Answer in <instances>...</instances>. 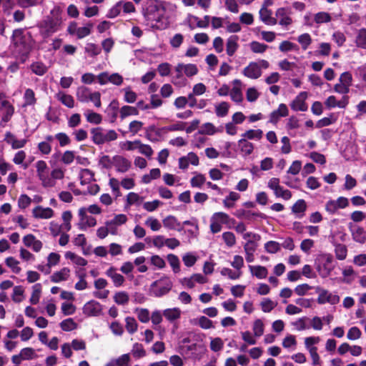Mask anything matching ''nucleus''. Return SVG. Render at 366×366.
<instances>
[{
  "label": "nucleus",
  "mask_w": 366,
  "mask_h": 366,
  "mask_svg": "<svg viewBox=\"0 0 366 366\" xmlns=\"http://www.w3.org/2000/svg\"><path fill=\"white\" fill-rule=\"evenodd\" d=\"M63 24V11L55 5L49 14L39 24V32L44 39L48 38L60 31Z\"/></svg>",
  "instance_id": "obj_2"
},
{
  "label": "nucleus",
  "mask_w": 366,
  "mask_h": 366,
  "mask_svg": "<svg viewBox=\"0 0 366 366\" xmlns=\"http://www.w3.org/2000/svg\"><path fill=\"white\" fill-rule=\"evenodd\" d=\"M268 45L260 43L257 41H253L249 44V49L253 53L263 54L268 49Z\"/></svg>",
  "instance_id": "obj_62"
},
{
  "label": "nucleus",
  "mask_w": 366,
  "mask_h": 366,
  "mask_svg": "<svg viewBox=\"0 0 366 366\" xmlns=\"http://www.w3.org/2000/svg\"><path fill=\"white\" fill-rule=\"evenodd\" d=\"M92 27L93 24L92 23H88L84 26L79 27L77 23L73 21L68 26L67 31L69 34L81 39L91 34Z\"/></svg>",
  "instance_id": "obj_12"
},
{
  "label": "nucleus",
  "mask_w": 366,
  "mask_h": 366,
  "mask_svg": "<svg viewBox=\"0 0 366 366\" xmlns=\"http://www.w3.org/2000/svg\"><path fill=\"white\" fill-rule=\"evenodd\" d=\"M222 132V128L216 127L213 124L210 122H207L202 124L199 130V133L200 134H206L210 136L214 135L217 133H220Z\"/></svg>",
  "instance_id": "obj_36"
},
{
  "label": "nucleus",
  "mask_w": 366,
  "mask_h": 366,
  "mask_svg": "<svg viewBox=\"0 0 366 366\" xmlns=\"http://www.w3.org/2000/svg\"><path fill=\"white\" fill-rule=\"evenodd\" d=\"M1 119L0 121V127H4L6 124L10 121L14 113V106L7 100L6 102H3V105L1 107Z\"/></svg>",
  "instance_id": "obj_19"
},
{
  "label": "nucleus",
  "mask_w": 366,
  "mask_h": 366,
  "mask_svg": "<svg viewBox=\"0 0 366 366\" xmlns=\"http://www.w3.org/2000/svg\"><path fill=\"white\" fill-rule=\"evenodd\" d=\"M30 69L32 72L38 76H43L46 73L48 67L42 62L36 61L31 64Z\"/></svg>",
  "instance_id": "obj_55"
},
{
  "label": "nucleus",
  "mask_w": 366,
  "mask_h": 366,
  "mask_svg": "<svg viewBox=\"0 0 366 366\" xmlns=\"http://www.w3.org/2000/svg\"><path fill=\"white\" fill-rule=\"evenodd\" d=\"M56 97L66 107L73 108L74 107V99L72 96L67 94L64 92H59L56 94Z\"/></svg>",
  "instance_id": "obj_40"
},
{
  "label": "nucleus",
  "mask_w": 366,
  "mask_h": 366,
  "mask_svg": "<svg viewBox=\"0 0 366 366\" xmlns=\"http://www.w3.org/2000/svg\"><path fill=\"white\" fill-rule=\"evenodd\" d=\"M352 239L360 244H364L366 242V231L360 226L350 227Z\"/></svg>",
  "instance_id": "obj_32"
},
{
  "label": "nucleus",
  "mask_w": 366,
  "mask_h": 366,
  "mask_svg": "<svg viewBox=\"0 0 366 366\" xmlns=\"http://www.w3.org/2000/svg\"><path fill=\"white\" fill-rule=\"evenodd\" d=\"M86 207H81L78 211L79 220L76 226L80 230H86L89 227H93L97 224L96 219L87 214Z\"/></svg>",
  "instance_id": "obj_13"
},
{
  "label": "nucleus",
  "mask_w": 366,
  "mask_h": 366,
  "mask_svg": "<svg viewBox=\"0 0 366 366\" xmlns=\"http://www.w3.org/2000/svg\"><path fill=\"white\" fill-rule=\"evenodd\" d=\"M119 103L114 100L108 106L106 113L109 118L110 122H114L118 115Z\"/></svg>",
  "instance_id": "obj_41"
},
{
  "label": "nucleus",
  "mask_w": 366,
  "mask_h": 366,
  "mask_svg": "<svg viewBox=\"0 0 366 366\" xmlns=\"http://www.w3.org/2000/svg\"><path fill=\"white\" fill-rule=\"evenodd\" d=\"M308 94L306 92H301L295 99L290 103L291 109L295 112H305L308 109L306 99Z\"/></svg>",
  "instance_id": "obj_18"
},
{
  "label": "nucleus",
  "mask_w": 366,
  "mask_h": 366,
  "mask_svg": "<svg viewBox=\"0 0 366 366\" xmlns=\"http://www.w3.org/2000/svg\"><path fill=\"white\" fill-rule=\"evenodd\" d=\"M84 115L89 123L94 124H99L102 121V117L101 114L93 112L91 109H86Z\"/></svg>",
  "instance_id": "obj_43"
},
{
  "label": "nucleus",
  "mask_w": 366,
  "mask_h": 366,
  "mask_svg": "<svg viewBox=\"0 0 366 366\" xmlns=\"http://www.w3.org/2000/svg\"><path fill=\"white\" fill-rule=\"evenodd\" d=\"M235 146V144L231 142H225L223 145L220 147L221 156L224 157H232L234 153L232 152V147Z\"/></svg>",
  "instance_id": "obj_59"
},
{
  "label": "nucleus",
  "mask_w": 366,
  "mask_h": 366,
  "mask_svg": "<svg viewBox=\"0 0 366 366\" xmlns=\"http://www.w3.org/2000/svg\"><path fill=\"white\" fill-rule=\"evenodd\" d=\"M5 264L9 267L14 274H19L21 268L19 267V262L13 257H9L5 259Z\"/></svg>",
  "instance_id": "obj_56"
},
{
  "label": "nucleus",
  "mask_w": 366,
  "mask_h": 366,
  "mask_svg": "<svg viewBox=\"0 0 366 366\" xmlns=\"http://www.w3.org/2000/svg\"><path fill=\"white\" fill-rule=\"evenodd\" d=\"M343 282L347 284L351 283L355 279V271L351 266H347L342 269Z\"/></svg>",
  "instance_id": "obj_61"
},
{
  "label": "nucleus",
  "mask_w": 366,
  "mask_h": 366,
  "mask_svg": "<svg viewBox=\"0 0 366 366\" xmlns=\"http://www.w3.org/2000/svg\"><path fill=\"white\" fill-rule=\"evenodd\" d=\"M113 162L116 171L119 173H126L132 167V162L122 155H114Z\"/></svg>",
  "instance_id": "obj_20"
},
{
  "label": "nucleus",
  "mask_w": 366,
  "mask_h": 366,
  "mask_svg": "<svg viewBox=\"0 0 366 366\" xmlns=\"http://www.w3.org/2000/svg\"><path fill=\"white\" fill-rule=\"evenodd\" d=\"M22 240L26 247L31 248L35 252H39L42 249V242L37 239L34 234L25 235Z\"/></svg>",
  "instance_id": "obj_25"
},
{
  "label": "nucleus",
  "mask_w": 366,
  "mask_h": 366,
  "mask_svg": "<svg viewBox=\"0 0 366 366\" xmlns=\"http://www.w3.org/2000/svg\"><path fill=\"white\" fill-rule=\"evenodd\" d=\"M282 347L288 350L293 351L296 349L297 342L296 337L293 335L288 334L282 340Z\"/></svg>",
  "instance_id": "obj_42"
},
{
  "label": "nucleus",
  "mask_w": 366,
  "mask_h": 366,
  "mask_svg": "<svg viewBox=\"0 0 366 366\" xmlns=\"http://www.w3.org/2000/svg\"><path fill=\"white\" fill-rule=\"evenodd\" d=\"M259 15L260 20L267 25L274 26L277 24V20L272 17V10L265 6H262L259 11Z\"/></svg>",
  "instance_id": "obj_28"
},
{
  "label": "nucleus",
  "mask_w": 366,
  "mask_h": 366,
  "mask_svg": "<svg viewBox=\"0 0 366 366\" xmlns=\"http://www.w3.org/2000/svg\"><path fill=\"white\" fill-rule=\"evenodd\" d=\"M349 205V199L340 197L337 199H330L325 205V211L330 214H335L340 209H345Z\"/></svg>",
  "instance_id": "obj_14"
},
{
  "label": "nucleus",
  "mask_w": 366,
  "mask_h": 366,
  "mask_svg": "<svg viewBox=\"0 0 366 366\" xmlns=\"http://www.w3.org/2000/svg\"><path fill=\"white\" fill-rule=\"evenodd\" d=\"M233 84H234V86L230 90L229 95H230L231 99L233 102H234L237 104H239L243 100V95H242V89H241V81L238 79H235L233 81Z\"/></svg>",
  "instance_id": "obj_33"
},
{
  "label": "nucleus",
  "mask_w": 366,
  "mask_h": 366,
  "mask_svg": "<svg viewBox=\"0 0 366 366\" xmlns=\"http://www.w3.org/2000/svg\"><path fill=\"white\" fill-rule=\"evenodd\" d=\"M54 214L52 209L41 206H37L32 210V214L36 219H50L54 216Z\"/></svg>",
  "instance_id": "obj_30"
},
{
  "label": "nucleus",
  "mask_w": 366,
  "mask_h": 366,
  "mask_svg": "<svg viewBox=\"0 0 366 366\" xmlns=\"http://www.w3.org/2000/svg\"><path fill=\"white\" fill-rule=\"evenodd\" d=\"M307 209V204L304 199L297 200L292 207V212L297 214V217H302L304 212Z\"/></svg>",
  "instance_id": "obj_54"
},
{
  "label": "nucleus",
  "mask_w": 366,
  "mask_h": 366,
  "mask_svg": "<svg viewBox=\"0 0 366 366\" xmlns=\"http://www.w3.org/2000/svg\"><path fill=\"white\" fill-rule=\"evenodd\" d=\"M79 177L81 184L84 185L94 179V173L89 169H82L79 172Z\"/></svg>",
  "instance_id": "obj_53"
},
{
  "label": "nucleus",
  "mask_w": 366,
  "mask_h": 366,
  "mask_svg": "<svg viewBox=\"0 0 366 366\" xmlns=\"http://www.w3.org/2000/svg\"><path fill=\"white\" fill-rule=\"evenodd\" d=\"M65 258L70 259L74 264L78 266H85L87 264V261L84 258L70 251L65 253Z\"/></svg>",
  "instance_id": "obj_50"
},
{
  "label": "nucleus",
  "mask_w": 366,
  "mask_h": 366,
  "mask_svg": "<svg viewBox=\"0 0 366 366\" xmlns=\"http://www.w3.org/2000/svg\"><path fill=\"white\" fill-rule=\"evenodd\" d=\"M42 287L40 283H36L32 286V292L29 301L32 305H36L40 300Z\"/></svg>",
  "instance_id": "obj_48"
},
{
  "label": "nucleus",
  "mask_w": 366,
  "mask_h": 366,
  "mask_svg": "<svg viewBox=\"0 0 366 366\" xmlns=\"http://www.w3.org/2000/svg\"><path fill=\"white\" fill-rule=\"evenodd\" d=\"M355 43L358 47L366 49V29H361L358 31Z\"/></svg>",
  "instance_id": "obj_64"
},
{
  "label": "nucleus",
  "mask_w": 366,
  "mask_h": 366,
  "mask_svg": "<svg viewBox=\"0 0 366 366\" xmlns=\"http://www.w3.org/2000/svg\"><path fill=\"white\" fill-rule=\"evenodd\" d=\"M163 316L169 322H174L180 318L182 311L179 307L168 308L162 312Z\"/></svg>",
  "instance_id": "obj_39"
},
{
  "label": "nucleus",
  "mask_w": 366,
  "mask_h": 366,
  "mask_svg": "<svg viewBox=\"0 0 366 366\" xmlns=\"http://www.w3.org/2000/svg\"><path fill=\"white\" fill-rule=\"evenodd\" d=\"M22 107H34L36 104L35 93L31 89H26L23 95Z\"/></svg>",
  "instance_id": "obj_35"
},
{
  "label": "nucleus",
  "mask_w": 366,
  "mask_h": 366,
  "mask_svg": "<svg viewBox=\"0 0 366 366\" xmlns=\"http://www.w3.org/2000/svg\"><path fill=\"white\" fill-rule=\"evenodd\" d=\"M105 274L112 280L114 287H122L125 281L124 277L121 274L118 273L117 269L114 267H110L106 271Z\"/></svg>",
  "instance_id": "obj_27"
},
{
  "label": "nucleus",
  "mask_w": 366,
  "mask_h": 366,
  "mask_svg": "<svg viewBox=\"0 0 366 366\" xmlns=\"http://www.w3.org/2000/svg\"><path fill=\"white\" fill-rule=\"evenodd\" d=\"M331 15L325 11H320L315 14L314 21L317 24L328 23L331 21Z\"/></svg>",
  "instance_id": "obj_63"
},
{
  "label": "nucleus",
  "mask_w": 366,
  "mask_h": 366,
  "mask_svg": "<svg viewBox=\"0 0 366 366\" xmlns=\"http://www.w3.org/2000/svg\"><path fill=\"white\" fill-rule=\"evenodd\" d=\"M77 99L84 103L92 102L94 105L99 108L101 103V94L99 92H92L89 88L80 86L76 91Z\"/></svg>",
  "instance_id": "obj_8"
},
{
  "label": "nucleus",
  "mask_w": 366,
  "mask_h": 366,
  "mask_svg": "<svg viewBox=\"0 0 366 366\" xmlns=\"http://www.w3.org/2000/svg\"><path fill=\"white\" fill-rule=\"evenodd\" d=\"M91 135L93 142L97 145H102L118 138V134L115 130H106L102 127L93 128L91 130Z\"/></svg>",
  "instance_id": "obj_5"
},
{
  "label": "nucleus",
  "mask_w": 366,
  "mask_h": 366,
  "mask_svg": "<svg viewBox=\"0 0 366 366\" xmlns=\"http://www.w3.org/2000/svg\"><path fill=\"white\" fill-rule=\"evenodd\" d=\"M198 71L197 66L194 64L179 63L174 68L172 82L179 87L184 86L187 84L185 76L191 78L197 74Z\"/></svg>",
  "instance_id": "obj_3"
},
{
  "label": "nucleus",
  "mask_w": 366,
  "mask_h": 366,
  "mask_svg": "<svg viewBox=\"0 0 366 366\" xmlns=\"http://www.w3.org/2000/svg\"><path fill=\"white\" fill-rule=\"evenodd\" d=\"M145 20L151 27L163 30L168 27L169 22L166 16V9L161 2L152 1L143 12Z\"/></svg>",
  "instance_id": "obj_1"
},
{
  "label": "nucleus",
  "mask_w": 366,
  "mask_h": 366,
  "mask_svg": "<svg viewBox=\"0 0 366 366\" xmlns=\"http://www.w3.org/2000/svg\"><path fill=\"white\" fill-rule=\"evenodd\" d=\"M173 283L167 276H163L154 281L150 285V293L152 295L160 297L167 295L172 288Z\"/></svg>",
  "instance_id": "obj_7"
},
{
  "label": "nucleus",
  "mask_w": 366,
  "mask_h": 366,
  "mask_svg": "<svg viewBox=\"0 0 366 366\" xmlns=\"http://www.w3.org/2000/svg\"><path fill=\"white\" fill-rule=\"evenodd\" d=\"M316 292L318 294L317 301L320 305H337L340 302V298L335 292H331L320 287L316 288Z\"/></svg>",
  "instance_id": "obj_11"
},
{
  "label": "nucleus",
  "mask_w": 366,
  "mask_h": 366,
  "mask_svg": "<svg viewBox=\"0 0 366 366\" xmlns=\"http://www.w3.org/2000/svg\"><path fill=\"white\" fill-rule=\"evenodd\" d=\"M71 270L68 267H63L60 270L54 272L50 277L51 281L54 283H59L69 280Z\"/></svg>",
  "instance_id": "obj_31"
},
{
  "label": "nucleus",
  "mask_w": 366,
  "mask_h": 366,
  "mask_svg": "<svg viewBox=\"0 0 366 366\" xmlns=\"http://www.w3.org/2000/svg\"><path fill=\"white\" fill-rule=\"evenodd\" d=\"M289 111L287 107L285 104H280L277 109L273 111L269 115V122L277 124L281 117L288 116Z\"/></svg>",
  "instance_id": "obj_29"
},
{
  "label": "nucleus",
  "mask_w": 366,
  "mask_h": 366,
  "mask_svg": "<svg viewBox=\"0 0 366 366\" xmlns=\"http://www.w3.org/2000/svg\"><path fill=\"white\" fill-rule=\"evenodd\" d=\"M208 279L200 273H194L190 277L179 279V282L185 288L193 289L196 284L203 285L207 283Z\"/></svg>",
  "instance_id": "obj_15"
},
{
  "label": "nucleus",
  "mask_w": 366,
  "mask_h": 366,
  "mask_svg": "<svg viewBox=\"0 0 366 366\" xmlns=\"http://www.w3.org/2000/svg\"><path fill=\"white\" fill-rule=\"evenodd\" d=\"M240 199V194L236 192L230 191L228 195L223 199V205L226 209H232L235 206V202Z\"/></svg>",
  "instance_id": "obj_37"
},
{
  "label": "nucleus",
  "mask_w": 366,
  "mask_h": 366,
  "mask_svg": "<svg viewBox=\"0 0 366 366\" xmlns=\"http://www.w3.org/2000/svg\"><path fill=\"white\" fill-rule=\"evenodd\" d=\"M20 353L24 360H31L38 357L35 350L32 347H24L20 350Z\"/></svg>",
  "instance_id": "obj_57"
},
{
  "label": "nucleus",
  "mask_w": 366,
  "mask_h": 366,
  "mask_svg": "<svg viewBox=\"0 0 366 366\" xmlns=\"http://www.w3.org/2000/svg\"><path fill=\"white\" fill-rule=\"evenodd\" d=\"M82 310L86 317H97L102 312V305L97 301L90 300L84 305Z\"/></svg>",
  "instance_id": "obj_17"
},
{
  "label": "nucleus",
  "mask_w": 366,
  "mask_h": 366,
  "mask_svg": "<svg viewBox=\"0 0 366 366\" xmlns=\"http://www.w3.org/2000/svg\"><path fill=\"white\" fill-rule=\"evenodd\" d=\"M291 9L288 7H280L275 11L277 24L282 27H287L292 24V19L290 16Z\"/></svg>",
  "instance_id": "obj_16"
},
{
  "label": "nucleus",
  "mask_w": 366,
  "mask_h": 366,
  "mask_svg": "<svg viewBox=\"0 0 366 366\" xmlns=\"http://www.w3.org/2000/svg\"><path fill=\"white\" fill-rule=\"evenodd\" d=\"M237 40L238 37L237 36H231L227 41V54L230 56L234 55L238 48Z\"/></svg>",
  "instance_id": "obj_44"
},
{
  "label": "nucleus",
  "mask_w": 366,
  "mask_h": 366,
  "mask_svg": "<svg viewBox=\"0 0 366 366\" xmlns=\"http://www.w3.org/2000/svg\"><path fill=\"white\" fill-rule=\"evenodd\" d=\"M247 141L255 140L259 141L263 137V131L262 129H248L242 133L240 136Z\"/></svg>",
  "instance_id": "obj_38"
},
{
  "label": "nucleus",
  "mask_w": 366,
  "mask_h": 366,
  "mask_svg": "<svg viewBox=\"0 0 366 366\" xmlns=\"http://www.w3.org/2000/svg\"><path fill=\"white\" fill-rule=\"evenodd\" d=\"M232 219L225 212H214L210 218V231L212 234L219 232L222 229L223 224H229Z\"/></svg>",
  "instance_id": "obj_10"
},
{
  "label": "nucleus",
  "mask_w": 366,
  "mask_h": 366,
  "mask_svg": "<svg viewBox=\"0 0 366 366\" xmlns=\"http://www.w3.org/2000/svg\"><path fill=\"white\" fill-rule=\"evenodd\" d=\"M349 104V97L343 96L339 101L337 100L335 96H330L327 98L325 102L326 107L329 109L338 107L340 109H345Z\"/></svg>",
  "instance_id": "obj_22"
},
{
  "label": "nucleus",
  "mask_w": 366,
  "mask_h": 366,
  "mask_svg": "<svg viewBox=\"0 0 366 366\" xmlns=\"http://www.w3.org/2000/svg\"><path fill=\"white\" fill-rule=\"evenodd\" d=\"M145 225L153 232H158L162 228V223L159 219L153 217H149L144 222Z\"/></svg>",
  "instance_id": "obj_58"
},
{
  "label": "nucleus",
  "mask_w": 366,
  "mask_h": 366,
  "mask_svg": "<svg viewBox=\"0 0 366 366\" xmlns=\"http://www.w3.org/2000/svg\"><path fill=\"white\" fill-rule=\"evenodd\" d=\"M242 73L245 76L249 79H256L261 76L262 70L257 62H250L248 66L244 69Z\"/></svg>",
  "instance_id": "obj_24"
},
{
  "label": "nucleus",
  "mask_w": 366,
  "mask_h": 366,
  "mask_svg": "<svg viewBox=\"0 0 366 366\" xmlns=\"http://www.w3.org/2000/svg\"><path fill=\"white\" fill-rule=\"evenodd\" d=\"M35 168L36 176L41 183V185L44 188L54 187V182L51 177V171L44 160H38L35 163Z\"/></svg>",
  "instance_id": "obj_6"
},
{
  "label": "nucleus",
  "mask_w": 366,
  "mask_h": 366,
  "mask_svg": "<svg viewBox=\"0 0 366 366\" xmlns=\"http://www.w3.org/2000/svg\"><path fill=\"white\" fill-rule=\"evenodd\" d=\"M12 42L16 47V52L25 54L31 48V36L29 33L23 29H16L13 32Z\"/></svg>",
  "instance_id": "obj_4"
},
{
  "label": "nucleus",
  "mask_w": 366,
  "mask_h": 366,
  "mask_svg": "<svg viewBox=\"0 0 366 366\" xmlns=\"http://www.w3.org/2000/svg\"><path fill=\"white\" fill-rule=\"evenodd\" d=\"M163 225L168 229L181 232L183 230V226L181 222L173 215H169L162 220Z\"/></svg>",
  "instance_id": "obj_26"
},
{
  "label": "nucleus",
  "mask_w": 366,
  "mask_h": 366,
  "mask_svg": "<svg viewBox=\"0 0 366 366\" xmlns=\"http://www.w3.org/2000/svg\"><path fill=\"white\" fill-rule=\"evenodd\" d=\"M125 327L129 334H134L138 330V323L134 317H127L125 318Z\"/></svg>",
  "instance_id": "obj_60"
},
{
  "label": "nucleus",
  "mask_w": 366,
  "mask_h": 366,
  "mask_svg": "<svg viewBox=\"0 0 366 366\" xmlns=\"http://www.w3.org/2000/svg\"><path fill=\"white\" fill-rule=\"evenodd\" d=\"M251 274L259 280L265 279L268 274L267 269L261 265H249Z\"/></svg>",
  "instance_id": "obj_34"
},
{
  "label": "nucleus",
  "mask_w": 366,
  "mask_h": 366,
  "mask_svg": "<svg viewBox=\"0 0 366 366\" xmlns=\"http://www.w3.org/2000/svg\"><path fill=\"white\" fill-rule=\"evenodd\" d=\"M237 145L239 154L244 158L250 156L254 150V144L242 137L237 141Z\"/></svg>",
  "instance_id": "obj_21"
},
{
  "label": "nucleus",
  "mask_w": 366,
  "mask_h": 366,
  "mask_svg": "<svg viewBox=\"0 0 366 366\" xmlns=\"http://www.w3.org/2000/svg\"><path fill=\"white\" fill-rule=\"evenodd\" d=\"M229 104L226 102H222L214 105V112L218 117H224L228 114Z\"/></svg>",
  "instance_id": "obj_47"
},
{
  "label": "nucleus",
  "mask_w": 366,
  "mask_h": 366,
  "mask_svg": "<svg viewBox=\"0 0 366 366\" xmlns=\"http://www.w3.org/2000/svg\"><path fill=\"white\" fill-rule=\"evenodd\" d=\"M334 259L330 254H322L320 255L317 260V269L320 274L323 277H327L334 269Z\"/></svg>",
  "instance_id": "obj_9"
},
{
  "label": "nucleus",
  "mask_w": 366,
  "mask_h": 366,
  "mask_svg": "<svg viewBox=\"0 0 366 366\" xmlns=\"http://www.w3.org/2000/svg\"><path fill=\"white\" fill-rule=\"evenodd\" d=\"M113 299L116 304L119 305H126L129 301V295L125 291H119L114 295Z\"/></svg>",
  "instance_id": "obj_49"
},
{
  "label": "nucleus",
  "mask_w": 366,
  "mask_h": 366,
  "mask_svg": "<svg viewBox=\"0 0 366 366\" xmlns=\"http://www.w3.org/2000/svg\"><path fill=\"white\" fill-rule=\"evenodd\" d=\"M101 48L94 43H86L84 46V52L90 57H95L101 53Z\"/></svg>",
  "instance_id": "obj_52"
},
{
  "label": "nucleus",
  "mask_w": 366,
  "mask_h": 366,
  "mask_svg": "<svg viewBox=\"0 0 366 366\" xmlns=\"http://www.w3.org/2000/svg\"><path fill=\"white\" fill-rule=\"evenodd\" d=\"M139 140L134 141H123L119 143V147L122 151L131 152L138 149Z\"/></svg>",
  "instance_id": "obj_45"
},
{
  "label": "nucleus",
  "mask_w": 366,
  "mask_h": 366,
  "mask_svg": "<svg viewBox=\"0 0 366 366\" xmlns=\"http://www.w3.org/2000/svg\"><path fill=\"white\" fill-rule=\"evenodd\" d=\"M320 341L319 337H308L305 339V345L309 353L317 351V347L315 345L318 344Z\"/></svg>",
  "instance_id": "obj_51"
},
{
  "label": "nucleus",
  "mask_w": 366,
  "mask_h": 366,
  "mask_svg": "<svg viewBox=\"0 0 366 366\" xmlns=\"http://www.w3.org/2000/svg\"><path fill=\"white\" fill-rule=\"evenodd\" d=\"M4 141L11 145L13 149H19L23 148L27 143L26 139H17V137L10 132L5 134Z\"/></svg>",
  "instance_id": "obj_23"
},
{
  "label": "nucleus",
  "mask_w": 366,
  "mask_h": 366,
  "mask_svg": "<svg viewBox=\"0 0 366 366\" xmlns=\"http://www.w3.org/2000/svg\"><path fill=\"white\" fill-rule=\"evenodd\" d=\"M138 114L139 109L134 107L125 105L119 109V115L122 119L129 116H137Z\"/></svg>",
  "instance_id": "obj_46"
}]
</instances>
